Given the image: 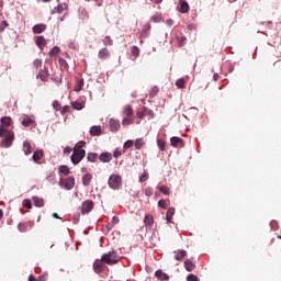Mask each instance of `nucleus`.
I'll list each match as a JSON object with an SVG mask.
<instances>
[{"instance_id":"obj_1","label":"nucleus","mask_w":281,"mask_h":281,"mask_svg":"<svg viewBox=\"0 0 281 281\" xmlns=\"http://www.w3.org/2000/svg\"><path fill=\"white\" fill-rule=\"evenodd\" d=\"M0 122V138H3L0 140V146L1 148H10L13 140L15 139L14 132L10 130V126L12 125V119H10V116H2Z\"/></svg>"},{"instance_id":"obj_2","label":"nucleus","mask_w":281,"mask_h":281,"mask_svg":"<svg viewBox=\"0 0 281 281\" xmlns=\"http://www.w3.org/2000/svg\"><path fill=\"white\" fill-rule=\"evenodd\" d=\"M117 262H120V255L115 250H111L110 252L103 254L101 259L94 260L93 270L95 273H102L106 271V265L115 266Z\"/></svg>"},{"instance_id":"obj_3","label":"nucleus","mask_w":281,"mask_h":281,"mask_svg":"<svg viewBox=\"0 0 281 281\" xmlns=\"http://www.w3.org/2000/svg\"><path fill=\"white\" fill-rule=\"evenodd\" d=\"M87 156V150H78L77 147L72 148V155L70 156L71 162L77 166Z\"/></svg>"},{"instance_id":"obj_4","label":"nucleus","mask_w":281,"mask_h":281,"mask_svg":"<svg viewBox=\"0 0 281 281\" xmlns=\"http://www.w3.org/2000/svg\"><path fill=\"white\" fill-rule=\"evenodd\" d=\"M124 119L122 120V125H131L134 122V116H133V106L126 105L125 111H124Z\"/></svg>"},{"instance_id":"obj_5","label":"nucleus","mask_w":281,"mask_h":281,"mask_svg":"<svg viewBox=\"0 0 281 281\" xmlns=\"http://www.w3.org/2000/svg\"><path fill=\"white\" fill-rule=\"evenodd\" d=\"M59 186L65 190H72L76 186L75 177H67L66 179L59 180Z\"/></svg>"},{"instance_id":"obj_6","label":"nucleus","mask_w":281,"mask_h":281,"mask_svg":"<svg viewBox=\"0 0 281 281\" xmlns=\"http://www.w3.org/2000/svg\"><path fill=\"white\" fill-rule=\"evenodd\" d=\"M109 187L113 190H117L120 189V187L122 186V177L121 176H116V175H112L109 177Z\"/></svg>"},{"instance_id":"obj_7","label":"nucleus","mask_w":281,"mask_h":281,"mask_svg":"<svg viewBox=\"0 0 281 281\" xmlns=\"http://www.w3.org/2000/svg\"><path fill=\"white\" fill-rule=\"evenodd\" d=\"M95 203L92 200H86L81 204V213L82 215H87L88 213H91L94 209Z\"/></svg>"},{"instance_id":"obj_8","label":"nucleus","mask_w":281,"mask_h":281,"mask_svg":"<svg viewBox=\"0 0 281 281\" xmlns=\"http://www.w3.org/2000/svg\"><path fill=\"white\" fill-rule=\"evenodd\" d=\"M45 31H47V25L45 23H36L32 26L33 34H43Z\"/></svg>"},{"instance_id":"obj_9","label":"nucleus","mask_w":281,"mask_h":281,"mask_svg":"<svg viewBox=\"0 0 281 281\" xmlns=\"http://www.w3.org/2000/svg\"><path fill=\"white\" fill-rule=\"evenodd\" d=\"M170 144L171 146H173V148H178V146L183 147L186 145L184 140L182 138H179L178 136H173L170 139Z\"/></svg>"},{"instance_id":"obj_10","label":"nucleus","mask_w":281,"mask_h":281,"mask_svg":"<svg viewBox=\"0 0 281 281\" xmlns=\"http://www.w3.org/2000/svg\"><path fill=\"white\" fill-rule=\"evenodd\" d=\"M34 41L40 49H44L47 45L45 36H35Z\"/></svg>"},{"instance_id":"obj_11","label":"nucleus","mask_w":281,"mask_h":281,"mask_svg":"<svg viewBox=\"0 0 281 281\" xmlns=\"http://www.w3.org/2000/svg\"><path fill=\"white\" fill-rule=\"evenodd\" d=\"M189 11H190V4H188L186 0H180L179 12H181V14H187V12Z\"/></svg>"},{"instance_id":"obj_12","label":"nucleus","mask_w":281,"mask_h":281,"mask_svg":"<svg viewBox=\"0 0 281 281\" xmlns=\"http://www.w3.org/2000/svg\"><path fill=\"white\" fill-rule=\"evenodd\" d=\"M155 276L158 278V280H161V281H168L170 280V274L166 273L165 271L162 270H157L155 272Z\"/></svg>"},{"instance_id":"obj_13","label":"nucleus","mask_w":281,"mask_h":281,"mask_svg":"<svg viewBox=\"0 0 281 281\" xmlns=\"http://www.w3.org/2000/svg\"><path fill=\"white\" fill-rule=\"evenodd\" d=\"M37 78H40L41 81H43V82H47L48 78H49L48 70L47 69H41L40 72H38Z\"/></svg>"},{"instance_id":"obj_14","label":"nucleus","mask_w":281,"mask_h":281,"mask_svg":"<svg viewBox=\"0 0 281 281\" xmlns=\"http://www.w3.org/2000/svg\"><path fill=\"white\" fill-rule=\"evenodd\" d=\"M111 57V53L109 52V48H101L98 53V58L100 59H108Z\"/></svg>"},{"instance_id":"obj_15","label":"nucleus","mask_w":281,"mask_h":281,"mask_svg":"<svg viewBox=\"0 0 281 281\" xmlns=\"http://www.w3.org/2000/svg\"><path fill=\"white\" fill-rule=\"evenodd\" d=\"M111 132H117L120 130L121 125L119 120L111 119L109 122Z\"/></svg>"},{"instance_id":"obj_16","label":"nucleus","mask_w":281,"mask_h":281,"mask_svg":"<svg viewBox=\"0 0 281 281\" xmlns=\"http://www.w3.org/2000/svg\"><path fill=\"white\" fill-rule=\"evenodd\" d=\"M23 151L25 156H30L32 155V144L30 143V140H24L23 143Z\"/></svg>"},{"instance_id":"obj_17","label":"nucleus","mask_w":281,"mask_h":281,"mask_svg":"<svg viewBox=\"0 0 281 281\" xmlns=\"http://www.w3.org/2000/svg\"><path fill=\"white\" fill-rule=\"evenodd\" d=\"M44 156V150L43 149H38V150H35L33 156H32V159L34 162H38L41 161L42 157Z\"/></svg>"},{"instance_id":"obj_18","label":"nucleus","mask_w":281,"mask_h":281,"mask_svg":"<svg viewBox=\"0 0 281 281\" xmlns=\"http://www.w3.org/2000/svg\"><path fill=\"white\" fill-rule=\"evenodd\" d=\"M92 179H93V176H92V173H85V176L82 177V186H85V187H88V186H90V183H91V181H92Z\"/></svg>"},{"instance_id":"obj_19","label":"nucleus","mask_w":281,"mask_h":281,"mask_svg":"<svg viewBox=\"0 0 281 281\" xmlns=\"http://www.w3.org/2000/svg\"><path fill=\"white\" fill-rule=\"evenodd\" d=\"M175 259L178 260L179 262H182V260L186 258V256H188L187 250H177V252H175Z\"/></svg>"},{"instance_id":"obj_20","label":"nucleus","mask_w":281,"mask_h":281,"mask_svg":"<svg viewBox=\"0 0 281 281\" xmlns=\"http://www.w3.org/2000/svg\"><path fill=\"white\" fill-rule=\"evenodd\" d=\"M144 223L146 227L151 228L154 226V216L151 214H146Z\"/></svg>"},{"instance_id":"obj_21","label":"nucleus","mask_w":281,"mask_h":281,"mask_svg":"<svg viewBox=\"0 0 281 281\" xmlns=\"http://www.w3.org/2000/svg\"><path fill=\"white\" fill-rule=\"evenodd\" d=\"M175 213H176V209L175 207H169L167 210V213H166L167 223H172V218L175 216Z\"/></svg>"},{"instance_id":"obj_22","label":"nucleus","mask_w":281,"mask_h":281,"mask_svg":"<svg viewBox=\"0 0 281 281\" xmlns=\"http://www.w3.org/2000/svg\"><path fill=\"white\" fill-rule=\"evenodd\" d=\"M112 159H113V156L110 153L100 154V161H102V162H110V161H112Z\"/></svg>"},{"instance_id":"obj_23","label":"nucleus","mask_w":281,"mask_h":281,"mask_svg":"<svg viewBox=\"0 0 281 281\" xmlns=\"http://www.w3.org/2000/svg\"><path fill=\"white\" fill-rule=\"evenodd\" d=\"M66 9H68V4H59L57 5V8L53 10V14H63V12L66 11Z\"/></svg>"},{"instance_id":"obj_24","label":"nucleus","mask_w":281,"mask_h":281,"mask_svg":"<svg viewBox=\"0 0 281 281\" xmlns=\"http://www.w3.org/2000/svg\"><path fill=\"white\" fill-rule=\"evenodd\" d=\"M90 135H92V136L102 135V127L101 126H91L90 127Z\"/></svg>"},{"instance_id":"obj_25","label":"nucleus","mask_w":281,"mask_h":281,"mask_svg":"<svg viewBox=\"0 0 281 281\" xmlns=\"http://www.w3.org/2000/svg\"><path fill=\"white\" fill-rule=\"evenodd\" d=\"M32 200L34 202V205L38 209H42L45 205V201L43 200V198L33 196Z\"/></svg>"},{"instance_id":"obj_26","label":"nucleus","mask_w":281,"mask_h":281,"mask_svg":"<svg viewBox=\"0 0 281 281\" xmlns=\"http://www.w3.org/2000/svg\"><path fill=\"white\" fill-rule=\"evenodd\" d=\"M184 267L188 272H193V270L195 269V265L193 263L192 260H186Z\"/></svg>"},{"instance_id":"obj_27","label":"nucleus","mask_w":281,"mask_h":281,"mask_svg":"<svg viewBox=\"0 0 281 281\" xmlns=\"http://www.w3.org/2000/svg\"><path fill=\"white\" fill-rule=\"evenodd\" d=\"M87 161L97 162L98 161V154L97 153H88L87 154Z\"/></svg>"},{"instance_id":"obj_28","label":"nucleus","mask_w":281,"mask_h":281,"mask_svg":"<svg viewBox=\"0 0 281 281\" xmlns=\"http://www.w3.org/2000/svg\"><path fill=\"white\" fill-rule=\"evenodd\" d=\"M87 145V142L86 140H79L77 144H75V148L78 150V151H86L85 149V146Z\"/></svg>"},{"instance_id":"obj_29","label":"nucleus","mask_w":281,"mask_h":281,"mask_svg":"<svg viewBox=\"0 0 281 281\" xmlns=\"http://www.w3.org/2000/svg\"><path fill=\"white\" fill-rule=\"evenodd\" d=\"M157 146L160 149V151H166V149H167V143L164 139H158Z\"/></svg>"},{"instance_id":"obj_30","label":"nucleus","mask_w":281,"mask_h":281,"mask_svg":"<svg viewBox=\"0 0 281 281\" xmlns=\"http://www.w3.org/2000/svg\"><path fill=\"white\" fill-rule=\"evenodd\" d=\"M176 86L179 89H184L186 88V79L183 77H181L180 79L177 80Z\"/></svg>"},{"instance_id":"obj_31","label":"nucleus","mask_w":281,"mask_h":281,"mask_svg":"<svg viewBox=\"0 0 281 281\" xmlns=\"http://www.w3.org/2000/svg\"><path fill=\"white\" fill-rule=\"evenodd\" d=\"M159 192L164 193L165 195H170V189L166 187V184H161L158 187Z\"/></svg>"},{"instance_id":"obj_32","label":"nucleus","mask_w":281,"mask_h":281,"mask_svg":"<svg viewBox=\"0 0 281 281\" xmlns=\"http://www.w3.org/2000/svg\"><path fill=\"white\" fill-rule=\"evenodd\" d=\"M59 173H64V176H69L70 169L68 166H60L59 167Z\"/></svg>"},{"instance_id":"obj_33","label":"nucleus","mask_w":281,"mask_h":281,"mask_svg":"<svg viewBox=\"0 0 281 281\" xmlns=\"http://www.w3.org/2000/svg\"><path fill=\"white\" fill-rule=\"evenodd\" d=\"M168 205H170V201H166V200H159L158 201V206L160 207V209H168Z\"/></svg>"},{"instance_id":"obj_34","label":"nucleus","mask_w":281,"mask_h":281,"mask_svg":"<svg viewBox=\"0 0 281 281\" xmlns=\"http://www.w3.org/2000/svg\"><path fill=\"white\" fill-rule=\"evenodd\" d=\"M60 52H61V48H59V46H53V48L50 49L49 55L50 56H57V55H59Z\"/></svg>"},{"instance_id":"obj_35","label":"nucleus","mask_w":281,"mask_h":281,"mask_svg":"<svg viewBox=\"0 0 281 281\" xmlns=\"http://www.w3.org/2000/svg\"><path fill=\"white\" fill-rule=\"evenodd\" d=\"M71 105H72V108L76 110V111H82V109H83V103H81V102H72L71 103Z\"/></svg>"},{"instance_id":"obj_36","label":"nucleus","mask_w":281,"mask_h":281,"mask_svg":"<svg viewBox=\"0 0 281 281\" xmlns=\"http://www.w3.org/2000/svg\"><path fill=\"white\" fill-rule=\"evenodd\" d=\"M160 91L159 87L158 86H154L149 92V97L150 98H155V95L158 94V92Z\"/></svg>"},{"instance_id":"obj_37","label":"nucleus","mask_w":281,"mask_h":281,"mask_svg":"<svg viewBox=\"0 0 281 281\" xmlns=\"http://www.w3.org/2000/svg\"><path fill=\"white\" fill-rule=\"evenodd\" d=\"M144 145H145V140L143 138L136 139V142H135L136 149H142Z\"/></svg>"},{"instance_id":"obj_38","label":"nucleus","mask_w":281,"mask_h":281,"mask_svg":"<svg viewBox=\"0 0 281 281\" xmlns=\"http://www.w3.org/2000/svg\"><path fill=\"white\" fill-rule=\"evenodd\" d=\"M103 43L105 47H111L113 45V40L111 38V36L108 35L104 37Z\"/></svg>"},{"instance_id":"obj_39","label":"nucleus","mask_w":281,"mask_h":281,"mask_svg":"<svg viewBox=\"0 0 281 281\" xmlns=\"http://www.w3.org/2000/svg\"><path fill=\"white\" fill-rule=\"evenodd\" d=\"M150 21H151V22H161V21H162V15H161V13H156L155 15H153V16L150 18Z\"/></svg>"},{"instance_id":"obj_40","label":"nucleus","mask_w":281,"mask_h":281,"mask_svg":"<svg viewBox=\"0 0 281 281\" xmlns=\"http://www.w3.org/2000/svg\"><path fill=\"white\" fill-rule=\"evenodd\" d=\"M59 65L61 69H69V65L64 58H59Z\"/></svg>"},{"instance_id":"obj_41","label":"nucleus","mask_w":281,"mask_h":281,"mask_svg":"<svg viewBox=\"0 0 281 281\" xmlns=\"http://www.w3.org/2000/svg\"><path fill=\"white\" fill-rule=\"evenodd\" d=\"M187 41H188L187 36H179L178 37L179 47H183Z\"/></svg>"},{"instance_id":"obj_42","label":"nucleus","mask_w":281,"mask_h":281,"mask_svg":"<svg viewBox=\"0 0 281 281\" xmlns=\"http://www.w3.org/2000/svg\"><path fill=\"white\" fill-rule=\"evenodd\" d=\"M82 88H83V81L81 79H78L77 87H75V91L80 92Z\"/></svg>"},{"instance_id":"obj_43","label":"nucleus","mask_w":281,"mask_h":281,"mask_svg":"<svg viewBox=\"0 0 281 281\" xmlns=\"http://www.w3.org/2000/svg\"><path fill=\"white\" fill-rule=\"evenodd\" d=\"M10 23L7 22V20H2L0 24V34L1 32H4V29L9 27Z\"/></svg>"},{"instance_id":"obj_44","label":"nucleus","mask_w":281,"mask_h":281,"mask_svg":"<svg viewBox=\"0 0 281 281\" xmlns=\"http://www.w3.org/2000/svg\"><path fill=\"white\" fill-rule=\"evenodd\" d=\"M149 179V173L148 172H143L139 177V182H146V180Z\"/></svg>"},{"instance_id":"obj_45","label":"nucleus","mask_w":281,"mask_h":281,"mask_svg":"<svg viewBox=\"0 0 281 281\" xmlns=\"http://www.w3.org/2000/svg\"><path fill=\"white\" fill-rule=\"evenodd\" d=\"M18 229H20L21 233H25V231L27 229V224L26 223L18 224Z\"/></svg>"},{"instance_id":"obj_46","label":"nucleus","mask_w":281,"mask_h":281,"mask_svg":"<svg viewBox=\"0 0 281 281\" xmlns=\"http://www.w3.org/2000/svg\"><path fill=\"white\" fill-rule=\"evenodd\" d=\"M117 223H120V218L117 216H113L111 227L110 224L108 225V227L112 229V227H114V225H117Z\"/></svg>"},{"instance_id":"obj_47","label":"nucleus","mask_w":281,"mask_h":281,"mask_svg":"<svg viewBox=\"0 0 281 281\" xmlns=\"http://www.w3.org/2000/svg\"><path fill=\"white\" fill-rule=\"evenodd\" d=\"M132 55H134V56H139L140 55V49L138 48V46H133L132 47Z\"/></svg>"},{"instance_id":"obj_48","label":"nucleus","mask_w":281,"mask_h":281,"mask_svg":"<svg viewBox=\"0 0 281 281\" xmlns=\"http://www.w3.org/2000/svg\"><path fill=\"white\" fill-rule=\"evenodd\" d=\"M187 280L188 281H200L199 277H196V274H193V273L188 274Z\"/></svg>"},{"instance_id":"obj_49","label":"nucleus","mask_w":281,"mask_h":281,"mask_svg":"<svg viewBox=\"0 0 281 281\" xmlns=\"http://www.w3.org/2000/svg\"><path fill=\"white\" fill-rule=\"evenodd\" d=\"M153 194H154V189H151V187H147V189L145 190V195L151 196Z\"/></svg>"},{"instance_id":"obj_50","label":"nucleus","mask_w":281,"mask_h":281,"mask_svg":"<svg viewBox=\"0 0 281 281\" xmlns=\"http://www.w3.org/2000/svg\"><path fill=\"white\" fill-rule=\"evenodd\" d=\"M53 106L55 111H59L61 109V103H59L58 100H55V102H53Z\"/></svg>"},{"instance_id":"obj_51","label":"nucleus","mask_w":281,"mask_h":281,"mask_svg":"<svg viewBox=\"0 0 281 281\" xmlns=\"http://www.w3.org/2000/svg\"><path fill=\"white\" fill-rule=\"evenodd\" d=\"M23 206H25V209H32V201L31 200H24L23 201Z\"/></svg>"},{"instance_id":"obj_52","label":"nucleus","mask_w":281,"mask_h":281,"mask_svg":"<svg viewBox=\"0 0 281 281\" xmlns=\"http://www.w3.org/2000/svg\"><path fill=\"white\" fill-rule=\"evenodd\" d=\"M33 65L35 66V68H41V66L43 65L42 59H34Z\"/></svg>"},{"instance_id":"obj_53","label":"nucleus","mask_w":281,"mask_h":281,"mask_svg":"<svg viewBox=\"0 0 281 281\" xmlns=\"http://www.w3.org/2000/svg\"><path fill=\"white\" fill-rule=\"evenodd\" d=\"M134 145L133 140H126L125 144H124V148L125 149H128V148H132V146Z\"/></svg>"},{"instance_id":"obj_54","label":"nucleus","mask_w":281,"mask_h":281,"mask_svg":"<svg viewBox=\"0 0 281 281\" xmlns=\"http://www.w3.org/2000/svg\"><path fill=\"white\" fill-rule=\"evenodd\" d=\"M48 276L47 271H45L43 274H41L38 278H37V281H46V277Z\"/></svg>"},{"instance_id":"obj_55","label":"nucleus","mask_w":281,"mask_h":281,"mask_svg":"<svg viewBox=\"0 0 281 281\" xmlns=\"http://www.w3.org/2000/svg\"><path fill=\"white\" fill-rule=\"evenodd\" d=\"M70 153H72V147L67 146L64 148V155H70Z\"/></svg>"},{"instance_id":"obj_56","label":"nucleus","mask_w":281,"mask_h":281,"mask_svg":"<svg viewBox=\"0 0 281 281\" xmlns=\"http://www.w3.org/2000/svg\"><path fill=\"white\" fill-rule=\"evenodd\" d=\"M70 112V106L69 105H65L63 109H61V114L65 115V113H68Z\"/></svg>"},{"instance_id":"obj_57","label":"nucleus","mask_w":281,"mask_h":281,"mask_svg":"<svg viewBox=\"0 0 281 281\" xmlns=\"http://www.w3.org/2000/svg\"><path fill=\"white\" fill-rule=\"evenodd\" d=\"M22 125H23V126H30V125H32V120H31V119L23 120Z\"/></svg>"},{"instance_id":"obj_58","label":"nucleus","mask_w":281,"mask_h":281,"mask_svg":"<svg viewBox=\"0 0 281 281\" xmlns=\"http://www.w3.org/2000/svg\"><path fill=\"white\" fill-rule=\"evenodd\" d=\"M270 226H271L272 229L277 231L278 229L277 221H271Z\"/></svg>"},{"instance_id":"obj_59","label":"nucleus","mask_w":281,"mask_h":281,"mask_svg":"<svg viewBox=\"0 0 281 281\" xmlns=\"http://www.w3.org/2000/svg\"><path fill=\"white\" fill-rule=\"evenodd\" d=\"M68 46H69L70 48H74V49H77V47H78V45H77L76 42H70V43L68 44Z\"/></svg>"},{"instance_id":"obj_60","label":"nucleus","mask_w":281,"mask_h":281,"mask_svg":"<svg viewBox=\"0 0 281 281\" xmlns=\"http://www.w3.org/2000/svg\"><path fill=\"white\" fill-rule=\"evenodd\" d=\"M122 155V153H121V150H114V153H113V156L114 157H120Z\"/></svg>"},{"instance_id":"obj_61","label":"nucleus","mask_w":281,"mask_h":281,"mask_svg":"<svg viewBox=\"0 0 281 281\" xmlns=\"http://www.w3.org/2000/svg\"><path fill=\"white\" fill-rule=\"evenodd\" d=\"M29 281H38V280H37V278L34 277V274H30Z\"/></svg>"},{"instance_id":"obj_62","label":"nucleus","mask_w":281,"mask_h":281,"mask_svg":"<svg viewBox=\"0 0 281 281\" xmlns=\"http://www.w3.org/2000/svg\"><path fill=\"white\" fill-rule=\"evenodd\" d=\"M137 116H138V119H144L145 112H137Z\"/></svg>"},{"instance_id":"obj_63","label":"nucleus","mask_w":281,"mask_h":281,"mask_svg":"<svg viewBox=\"0 0 281 281\" xmlns=\"http://www.w3.org/2000/svg\"><path fill=\"white\" fill-rule=\"evenodd\" d=\"M53 218L61 220V217L57 213H53Z\"/></svg>"},{"instance_id":"obj_64","label":"nucleus","mask_w":281,"mask_h":281,"mask_svg":"<svg viewBox=\"0 0 281 281\" xmlns=\"http://www.w3.org/2000/svg\"><path fill=\"white\" fill-rule=\"evenodd\" d=\"M213 78H214L215 81H218L220 75H214Z\"/></svg>"}]
</instances>
